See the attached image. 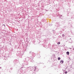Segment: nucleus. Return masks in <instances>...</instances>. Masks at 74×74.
I'll list each match as a JSON object with an SVG mask.
<instances>
[{
	"mask_svg": "<svg viewBox=\"0 0 74 74\" xmlns=\"http://www.w3.org/2000/svg\"><path fill=\"white\" fill-rule=\"evenodd\" d=\"M24 59L25 60H24L23 62L24 63V64L25 65H28L29 64V63L27 61H29V60H30V62H33V57H32V56L30 57H24Z\"/></svg>",
	"mask_w": 74,
	"mask_h": 74,
	"instance_id": "f257e3e1",
	"label": "nucleus"
},
{
	"mask_svg": "<svg viewBox=\"0 0 74 74\" xmlns=\"http://www.w3.org/2000/svg\"><path fill=\"white\" fill-rule=\"evenodd\" d=\"M29 55H32V56H33L34 57L36 56V53L32 52V51H30L29 52Z\"/></svg>",
	"mask_w": 74,
	"mask_h": 74,
	"instance_id": "f03ea898",
	"label": "nucleus"
},
{
	"mask_svg": "<svg viewBox=\"0 0 74 74\" xmlns=\"http://www.w3.org/2000/svg\"><path fill=\"white\" fill-rule=\"evenodd\" d=\"M21 54V52L20 51H17V52L16 53V55L17 56H20Z\"/></svg>",
	"mask_w": 74,
	"mask_h": 74,
	"instance_id": "7ed1b4c3",
	"label": "nucleus"
},
{
	"mask_svg": "<svg viewBox=\"0 0 74 74\" xmlns=\"http://www.w3.org/2000/svg\"><path fill=\"white\" fill-rule=\"evenodd\" d=\"M18 61L17 60H14L13 61V63L14 64H16V63H18Z\"/></svg>",
	"mask_w": 74,
	"mask_h": 74,
	"instance_id": "20e7f679",
	"label": "nucleus"
},
{
	"mask_svg": "<svg viewBox=\"0 0 74 74\" xmlns=\"http://www.w3.org/2000/svg\"><path fill=\"white\" fill-rule=\"evenodd\" d=\"M15 48L16 49H19V46L16 45Z\"/></svg>",
	"mask_w": 74,
	"mask_h": 74,
	"instance_id": "39448f33",
	"label": "nucleus"
},
{
	"mask_svg": "<svg viewBox=\"0 0 74 74\" xmlns=\"http://www.w3.org/2000/svg\"><path fill=\"white\" fill-rule=\"evenodd\" d=\"M7 57H8V56H4V60H7Z\"/></svg>",
	"mask_w": 74,
	"mask_h": 74,
	"instance_id": "423d86ee",
	"label": "nucleus"
},
{
	"mask_svg": "<svg viewBox=\"0 0 74 74\" xmlns=\"http://www.w3.org/2000/svg\"><path fill=\"white\" fill-rule=\"evenodd\" d=\"M29 69L30 71H32L33 69V67H29Z\"/></svg>",
	"mask_w": 74,
	"mask_h": 74,
	"instance_id": "0eeeda50",
	"label": "nucleus"
},
{
	"mask_svg": "<svg viewBox=\"0 0 74 74\" xmlns=\"http://www.w3.org/2000/svg\"><path fill=\"white\" fill-rule=\"evenodd\" d=\"M41 57V56H40V55H39V54H38L37 55V58H40Z\"/></svg>",
	"mask_w": 74,
	"mask_h": 74,
	"instance_id": "6e6552de",
	"label": "nucleus"
},
{
	"mask_svg": "<svg viewBox=\"0 0 74 74\" xmlns=\"http://www.w3.org/2000/svg\"><path fill=\"white\" fill-rule=\"evenodd\" d=\"M36 69H37V67H35L34 68V71H36Z\"/></svg>",
	"mask_w": 74,
	"mask_h": 74,
	"instance_id": "1a4fd4ad",
	"label": "nucleus"
},
{
	"mask_svg": "<svg viewBox=\"0 0 74 74\" xmlns=\"http://www.w3.org/2000/svg\"><path fill=\"white\" fill-rule=\"evenodd\" d=\"M20 73H23V70L21 69V70H20Z\"/></svg>",
	"mask_w": 74,
	"mask_h": 74,
	"instance_id": "9d476101",
	"label": "nucleus"
},
{
	"mask_svg": "<svg viewBox=\"0 0 74 74\" xmlns=\"http://www.w3.org/2000/svg\"><path fill=\"white\" fill-rule=\"evenodd\" d=\"M60 62L61 63H63V60H61Z\"/></svg>",
	"mask_w": 74,
	"mask_h": 74,
	"instance_id": "9b49d317",
	"label": "nucleus"
},
{
	"mask_svg": "<svg viewBox=\"0 0 74 74\" xmlns=\"http://www.w3.org/2000/svg\"><path fill=\"white\" fill-rule=\"evenodd\" d=\"M69 53V51H67V52H66V54H67L68 55H69V53Z\"/></svg>",
	"mask_w": 74,
	"mask_h": 74,
	"instance_id": "f8f14e48",
	"label": "nucleus"
},
{
	"mask_svg": "<svg viewBox=\"0 0 74 74\" xmlns=\"http://www.w3.org/2000/svg\"><path fill=\"white\" fill-rule=\"evenodd\" d=\"M14 51V49H10V51H11V52H12V51Z\"/></svg>",
	"mask_w": 74,
	"mask_h": 74,
	"instance_id": "ddd939ff",
	"label": "nucleus"
},
{
	"mask_svg": "<svg viewBox=\"0 0 74 74\" xmlns=\"http://www.w3.org/2000/svg\"><path fill=\"white\" fill-rule=\"evenodd\" d=\"M58 60H60V57H58Z\"/></svg>",
	"mask_w": 74,
	"mask_h": 74,
	"instance_id": "4468645a",
	"label": "nucleus"
},
{
	"mask_svg": "<svg viewBox=\"0 0 74 74\" xmlns=\"http://www.w3.org/2000/svg\"><path fill=\"white\" fill-rule=\"evenodd\" d=\"M62 37H64V34H63L62 35Z\"/></svg>",
	"mask_w": 74,
	"mask_h": 74,
	"instance_id": "2eb2a0df",
	"label": "nucleus"
},
{
	"mask_svg": "<svg viewBox=\"0 0 74 74\" xmlns=\"http://www.w3.org/2000/svg\"><path fill=\"white\" fill-rule=\"evenodd\" d=\"M12 69H13V68L11 67L10 69L11 70H12Z\"/></svg>",
	"mask_w": 74,
	"mask_h": 74,
	"instance_id": "dca6fc26",
	"label": "nucleus"
},
{
	"mask_svg": "<svg viewBox=\"0 0 74 74\" xmlns=\"http://www.w3.org/2000/svg\"><path fill=\"white\" fill-rule=\"evenodd\" d=\"M65 74H66L67 73V71H66L65 72Z\"/></svg>",
	"mask_w": 74,
	"mask_h": 74,
	"instance_id": "f3484780",
	"label": "nucleus"
},
{
	"mask_svg": "<svg viewBox=\"0 0 74 74\" xmlns=\"http://www.w3.org/2000/svg\"><path fill=\"white\" fill-rule=\"evenodd\" d=\"M60 44V42H58V45H59Z\"/></svg>",
	"mask_w": 74,
	"mask_h": 74,
	"instance_id": "a211bd4d",
	"label": "nucleus"
},
{
	"mask_svg": "<svg viewBox=\"0 0 74 74\" xmlns=\"http://www.w3.org/2000/svg\"><path fill=\"white\" fill-rule=\"evenodd\" d=\"M3 26H4L5 27V24H3L2 25Z\"/></svg>",
	"mask_w": 74,
	"mask_h": 74,
	"instance_id": "6ab92c4d",
	"label": "nucleus"
},
{
	"mask_svg": "<svg viewBox=\"0 0 74 74\" xmlns=\"http://www.w3.org/2000/svg\"><path fill=\"white\" fill-rule=\"evenodd\" d=\"M26 51V49H25L24 50V52H25V51Z\"/></svg>",
	"mask_w": 74,
	"mask_h": 74,
	"instance_id": "aec40b11",
	"label": "nucleus"
},
{
	"mask_svg": "<svg viewBox=\"0 0 74 74\" xmlns=\"http://www.w3.org/2000/svg\"><path fill=\"white\" fill-rule=\"evenodd\" d=\"M60 16H62V15H60Z\"/></svg>",
	"mask_w": 74,
	"mask_h": 74,
	"instance_id": "412c9836",
	"label": "nucleus"
},
{
	"mask_svg": "<svg viewBox=\"0 0 74 74\" xmlns=\"http://www.w3.org/2000/svg\"><path fill=\"white\" fill-rule=\"evenodd\" d=\"M73 50H74V48L73 49Z\"/></svg>",
	"mask_w": 74,
	"mask_h": 74,
	"instance_id": "4be33fe9",
	"label": "nucleus"
},
{
	"mask_svg": "<svg viewBox=\"0 0 74 74\" xmlns=\"http://www.w3.org/2000/svg\"><path fill=\"white\" fill-rule=\"evenodd\" d=\"M61 16H60V18H61Z\"/></svg>",
	"mask_w": 74,
	"mask_h": 74,
	"instance_id": "5701e85b",
	"label": "nucleus"
},
{
	"mask_svg": "<svg viewBox=\"0 0 74 74\" xmlns=\"http://www.w3.org/2000/svg\"><path fill=\"white\" fill-rule=\"evenodd\" d=\"M70 40H71V38H70Z\"/></svg>",
	"mask_w": 74,
	"mask_h": 74,
	"instance_id": "b1692460",
	"label": "nucleus"
},
{
	"mask_svg": "<svg viewBox=\"0 0 74 74\" xmlns=\"http://www.w3.org/2000/svg\"><path fill=\"white\" fill-rule=\"evenodd\" d=\"M45 47H46V46H45Z\"/></svg>",
	"mask_w": 74,
	"mask_h": 74,
	"instance_id": "393cba45",
	"label": "nucleus"
},
{
	"mask_svg": "<svg viewBox=\"0 0 74 74\" xmlns=\"http://www.w3.org/2000/svg\"><path fill=\"white\" fill-rule=\"evenodd\" d=\"M23 68V67H21V68Z\"/></svg>",
	"mask_w": 74,
	"mask_h": 74,
	"instance_id": "a878e982",
	"label": "nucleus"
}]
</instances>
